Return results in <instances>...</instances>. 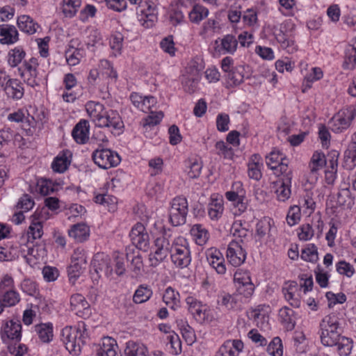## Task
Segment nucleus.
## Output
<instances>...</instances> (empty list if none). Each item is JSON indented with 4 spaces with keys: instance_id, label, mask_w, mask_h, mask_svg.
Masks as SVG:
<instances>
[{
    "instance_id": "f704fd0d",
    "label": "nucleus",
    "mask_w": 356,
    "mask_h": 356,
    "mask_svg": "<svg viewBox=\"0 0 356 356\" xmlns=\"http://www.w3.org/2000/svg\"><path fill=\"white\" fill-rule=\"evenodd\" d=\"M301 258L306 261L316 263L318 259L317 247L313 243L308 244L302 250Z\"/></svg>"
},
{
    "instance_id": "cd10ccee",
    "label": "nucleus",
    "mask_w": 356,
    "mask_h": 356,
    "mask_svg": "<svg viewBox=\"0 0 356 356\" xmlns=\"http://www.w3.org/2000/svg\"><path fill=\"white\" fill-rule=\"evenodd\" d=\"M106 123L108 127H112L115 130H120L123 127V122L118 113L116 111L110 110L104 113Z\"/></svg>"
},
{
    "instance_id": "de8ad7c7",
    "label": "nucleus",
    "mask_w": 356,
    "mask_h": 356,
    "mask_svg": "<svg viewBox=\"0 0 356 356\" xmlns=\"http://www.w3.org/2000/svg\"><path fill=\"white\" fill-rule=\"evenodd\" d=\"M199 79L197 77H185L182 80L184 90L190 94L194 93L197 89Z\"/></svg>"
},
{
    "instance_id": "f257e3e1",
    "label": "nucleus",
    "mask_w": 356,
    "mask_h": 356,
    "mask_svg": "<svg viewBox=\"0 0 356 356\" xmlns=\"http://www.w3.org/2000/svg\"><path fill=\"white\" fill-rule=\"evenodd\" d=\"M320 335L321 343L325 346L337 347L340 355H348L352 349V340L341 336L342 328L339 318L334 314L325 316L320 323Z\"/></svg>"
},
{
    "instance_id": "1a4fd4ad",
    "label": "nucleus",
    "mask_w": 356,
    "mask_h": 356,
    "mask_svg": "<svg viewBox=\"0 0 356 356\" xmlns=\"http://www.w3.org/2000/svg\"><path fill=\"white\" fill-rule=\"evenodd\" d=\"M227 257L233 266L237 267L245 261L246 252L242 248L238 241L233 240L228 245Z\"/></svg>"
},
{
    "instance_id": "473e14b6",
    "label": "nucleus",
    "mask_w": 356,
    "mask_h": 356,
    "mask_svg": "<svg viewBox=\"0 0 356 356\" xmlns=\"http://www.w3.org/2000/svg\"><path fill=\"white\" fill-rule=\"evenodd\" d=\"M221 49L226 53L234 54L238 46V40L233 35H226L221 39Z\"/></svg>"
},
{
    "instance_id": "a18cd8bd",
    "label": "nucleus",
    "mask_w": 356,
    "mask_h": 356,
    "mask_svg": "<svg viewBox=\"0 0 356 356\" xmlns=\"http://www.w3.org/2000/svg\"><path fill=\"white\" fill-rule=\"evenodd\" d=\"M170 252L156 248L154 254H149V261L152 266H156L163 261Z\"/></svg>"
},
{
    "instance_id": "0eeeda50",
    "label": "nucleus",
    "mask_w": 356,
    "mask_h": 356,
    "mask_svg": "<svg viewBox=\"0 0 356 356\" xmlns=\"http://www.w3.org/2000/svg\"><path fill=\"white\" fill-rule=\"evenodd\" d=\"M129 236L132 244L138 250L147 251L149 246V236L142 223L138 222L134 226Z\"/></svg>"
},
{
    "instance_id": "8fccbe9b",
    "label": "nucleus",
    "mask_w": 356,
    "mask_h": 356,
    "mask_svg": "<svg viewBox=\"0 0 356 356\" xmlns=\"http://www.w3.org/2000/svg\"><path fill=\"white\" fill-rule=\"evenodd\" d=\"M36 191L41 195L45 196L54 191V187L52 186L51 181L47 179L38 181L36 185Z\"/></svg>"
},
{
    "instance_id": "6e6d98bb",
    "label": "nucleus",
    "mask_w": 356,
    "mask_h": 356,
    "mask_svg": "<svg viewBox=\"0 0 356 356\" xmlns=\"http://www.w3.org/2000/svg\"><path fill=\"white\" fill-rule=\"evenodd\" d=\"M229 123V117L227 114L220 113L218 115L216 118V127L217 129L220 132H225L228 131Z\"/></svg>"
},
{
    "instance_id": "c756f323",
    "label": "nucleus",
    "mask_w": 356,
    "mask_h": 356,
    "mask_svg": "<svg viewBox=\"0 0 356 356\" xmlns=\"http://www.w3.org/2000/svg\"><path fill=\"white\" fill-rule=\"evenodd\" d=\"M71 310L80 312L90 308V305L85 297L80 293H76L70 298Z\"/></svg>"
},
{
    "instance_id": "c03bdc74",
    "label": "nucleus",
    "mask_w": 356,
    "mask_h": 356,
    "mask_svg": "<svg viewBox=\"0 0 356 356\" xmlns=\"http://www.w3.org/2000/svg\"><path fill=\"white\" fill-rule=\"evenodd\" d=\"M1 300L6 307H12L19 302L20 298L18 293L13 290H9L4 293Z\"/></svg>"
},
{
    "instance_id": "0e129e2a",
    "label": "nucleus",
    "mask_w": 356,
    "mask_h": 356,
    "mask_svg": "<svg viewBox=\"0 0 356 356\" xmlns=\"http://www.w3.org/2000/svg\"><path fill=\"white\" fill-rule=\"evenodd\" d=\"M24 69L19 68V71H20V75L25 79L26 76H31L33 78L37 77V70L36 67L31 63H28L25 62L23 65Z\"/></svg>"
},
{
    "instance_id": "c85d7f7f",
    "label": "nucleus",
    "mask_w": 356,
    "mask_h": 356,
    "mask_svg": "<svg viewBox=\"0 0 356 356\" xmlns=\"http://www.w3.org/2000/svg\"><path fill=\"white\" fill-rule=\"evenodd\" d=\"M147 349L143 344L129 341L121 356H147Z\"/></svg>"
},
{
    "instance_id": "3c124183",
    "label": "nucleus",
    "mask_w": 356,
    "mask_h": 356,
    "mask_svg": "<svg viewBox=\"0 0 356 356\" xmlns=\"http://www.w3.org/2000/svg\"><path fill=\"white\" fill-rule=\"evenodd\" d=\"M163 118V113L162 111L153 113L151 111L150 115H147L145 118V122L143 123V127H152L155 126L160 123L162 118Z\"/></svg>"
},
{
    "instance_id": "7c9ffc66",
    "label": "nucleus",
    "mask_w": 356,
    "mask_h": 356,
    "mask_svg": "<svg viewBox=\"0 0 356 356\" xmlns=\"http://www.w3.org/2000/svg\"><path fill=\"white\" fill-rule=\"evenodd\" d=\"M191 234L195 238L196 243L200 245L204 244L209 239L208 231L200 224H195L192 227Z\"/></svg>"
},
{
    "instance_id": "2eb2a0df",
    "label": "nucleus",
    "mask_w": 356,
    "mask_h": 356,
    "mask_svg": "<svg viewBox=\"0 0 356 356\" xmlns=\"http://www.w3.org/2000/svg\"><path fill=\"white\" fill-rule=\"evenodd\" d=\"M68 234L76 242L83 243L89 238L90 228L85 223H77L72 226Z\"/></svg>"
},
{
    "instance_id": "69168bd1",
    "label": "nucleus",
    "mask_w": 356,
    "mask_h": 356,
    "mask_svg": "<svg viewBox=\"0 0 356 356\" xmlns=\"http://www.w3.org/2000/svg\"><path fill=\"white\" fill-rule=\"evenodd\" d=\"M34 201L30 195L24 194L19 200L17 207L24 209L25 211H29L33 208Z\"/></svg>"
},
{
    "instance_id": "39448f33",
    "label": "nucleus",
    "mask_w": 356,
    "mask_h": 356,
    "mask_svg": "<svg viewBox=\"0 0 356 356\" xmlns=\"http://www.w3.org/2000/svg\"><path fill=\"white\" fill-rule=\"evenodd\" d=\"M356 116V106L350 105L346 108H342L339 113L332 118L333 121V130L335 132H342L343 130L348 129L352 121Z\"/></svg>"
},
{
    "instance_id": "5701e85b",
    "label": "nucleus",
    "mask_w": 356,
    "mask_h": 356,
    "mask_svg": "<svg viewBox=\"0 0 356 356\" xmlns=\"http://www.w3.org/2000/svg\"><path fill=\"white\" fill-rule=\"evenodd\" d=\"M337 204L350 209L353 208L355 204V198L348 188H343L338 192Z\"/></svg>"
},
{
    "instance_id": "a19ab883",
    "label": "nucleus",
    "mask_w": 356,
    "mask_h": 356,
    "mask_svg": "<svg viewBox=\"0 0 356 356\" xmlns=\"http://www.w3.org/2000/svg\"><path fill=\"white\" fill-rule=\"evenodd\" d=\"M86 266L87 264L71 261L70 266L67 268V273L70 279H76L79 277L86 268Z\"/></svg>"
},
{
    "instance_id": "20e7f679",
    "label": "nucleus",
    "mask_w": 356,
    "mask_h": 356,
    "mask_svg": "<svg viewBox=\"0 0 356 356\" xmlns=\"http://www.w3.org/2000/svg\"><path fill=\"white\" fill-rule=\"evenodd\" d=\"M92 160L100 168L106 170L117 166L121 159L119 154L110 149H95L92 154Z\"/></svg>"
},
{
    "instance_id": "a878e982",
    "label": "nucleus",
    "mask_w": 356,
    "mask_h": 356,
    "mask_svg": "<svg viewBox=\"0 0 356 356\" xmlns=\"http://www.w3.org/2000/svg\"><path fill=\"white\" fill-rule=\"evenodd\" d=\"M35 332L38 333L40 339L44 343H48L51 341L53 337L52 324L42 323L35 326Z\"/></svg>"
},
{
    "instance_id": "bf43d9fd",
    "label": "nucleus",
    "mask_w": 356,
    "mask_h": 356,
    "mask_svg": "<svg viewBox=\"0 0 356 356\" xmlns=\"http://www.w3.org/2000/svg\"><path fill=\"white\" fill-rule=\"evenodd\" d=\"M168 134L170 135V143L172 145H176L181 141L182 137L179 133V127L175 125H171L168 129Z\"/></svg>"
},
{
    "instance_id": "5fc2aeb1",
    "label": "nucleus",
    "mask_w": 356,
    "mask_h": 356,
    "mask_svg": "<svg viewBox=\"0 0 356 356\" xmlns=\"http://www.w3.org/2000/svg\"><path fill=\"white\" fill-rule=\"evenodd\" d=\"M337 271L348 277H350L355 273L353 266L345 261H340L337 264Z\"/></svg>"
},
{
    "instance_id": "b1692460",
    "label": "nucleus",
    "mask_w": 356,
    "mask_h": 356,
    "mask_svg": "<svg viewBox=\"0 0 356 356\" xmlns=\"http://www.w3.org/2000/svg\"><path fill=\"white\" fill-rule=\"evenodd\" d=\"M69 153L68 150L63 151L62 154H59L54 159L51 163V168L54 172L63 173L67 169L70 163L67 156Z\"/></svg>"
},
{
    "instance_id": "9b49d317",
    "label": "nucleus",
    "mask_w": 356,
    "mask_h": 356,
    "mask_svg": "<svg viewBox=\"0 0 356 356\" xmlns=\"http://www.w3.org/2000/svg\"><path fill=\"white\" fill-rule=\"evenodd\" d=\"M285 29L286 27L281 25L280 29H274L273 33L281 47L288 53L292 54L297 50V47L294 44V40L290 38Z\"/></svg>"
},
{
    "instance_id": "9d476101",
    "label": "nucleus",
    "mask_w": 356,
    "mask_h": 356,
    "mask_svg": "<svg viewBox=\"0 0 356 356\" xmlns=\"http://www.w3.org/2000/svg\"><path fill=\"white\" fill-rule=\"evenodd\" d=\"M92 266L95 271L99 277L102 274H104L106 276L108 277L113 273L111 259L107 254L103 252H98L94 256Z\"/></svg>"
},
{
    "instance_id": "f8f14e48",
    "label": "nucleus",
    "mask_w": 356,
    "mask_h": 356,
    "mask_svg": "<svg viewBox=\"0 0 356 356\" xmlns=\"http://www.w3.org/2000/svg\"><path fill=\"white\" fill-rule=\"evenodd\" d=\"M89 122L86 120H81L74 127L72 135L74 140L79 144H85L89 139Z\"/></svg>"
},
{
    "instance_id": "f03ea898",
    "label": "nucleus",
    "mask_w": 356,
    "mask_h": 356,
    "mask_svg": "<svg viewBox=\"0 0 356 356\" xmlns=\"http://www.w3.org/2000/svg\"><path fill=\"white\" fill-rule=\"evenodd\" d=\"M188 214V201L186 197H175L169 210V221L172 225L177 227L185 224Z\"/></svg>"
},
{
    "instance_id": "a211bd4d",
    "label": "nucleus",
    "mask_w": 356,
    "mask_h": 356,
    "mask_svg": "<svg viewBox=\"0 0 356 356\" xmlns=\"http://www.w3.org/2000/svg\"><path fill=\"white\" fill-rule=\"evenodd\" d=\"M207 261L218 274L223 275L226 272L225 259L221 252L217 250L210 252L207 256Z\"/></svg>"
},
{
    "instance_id": "864d4df0",
    "label": "nucleus",
    "mask_w": 356,
    "mask_h": 356,
    "mask_svg": "<svg viewBox=\"0 0 356 356\" xmlns=\"http://www.w3.org/2000/svg\"><path fill=\"white\" fill-rule=\"evenodd\" d=\"M161 48L166 53L170 55H174L175 52V43L173 41V36L168 35L163 39L160 42Z\"/></svg>"
},
{
    "instance_id": "13d9d810",
    "label": "nucleus",
    "mask_w": 356,
    "mask_h": 356,
    "mask_svg": "<svg viewBox=\"0 0 356 356\" xmlns=\"http://www.w3.org/2000/svg\"><path fill=\"white\" fill-rule=\"evenodd\" d=\"M300 232L298 233V238L302 241H308L314 236V229L312 226L309 224H303L299 228Z\"/></svg>"
},
{
    "instance_id": "72a5a7b5",
    "label": "nucleus",
    "mask_w": 356,
    "mask_h": 356,
    "mask_svg": "<svg viewBox=\"0 0 356 356\" xmlns=\"http://www.w3.org/2000/svg\"><path fill=\"white\" fill-rule=\"evenodd\" d=\"M356 166V145H348L344 152V167L352 170Z\"/></svg>"
},
{
    "instance_id": "393cba45",
    "label": "nucleus",
    "mask_w": 356,
    "mask_h": 356,
    "mask_svg": "<svg viewBox=\"0 0 356 356\" xmlns=\"http://www.w3.org/2000/svg\"><path fill=\"white\" fill-rule=\"evenodd\" d=\"M34 218L31 225L29 227L28 237L29 241L31 237L33 240L38 239L42 237L43 234L42 222L40 221H35L40 218V213L37 211L33 215Z\"/></svg>"
},
{
    "instance_id": "4d7b16f0",
    "label": "nucleus",
    "mask_w": 356,
    "mask_h": 356,
    "mask_svg": "<svg viewBox=\"0 0 356 356\" xmlns=\"http://www.w3.org/2000/svg\"><path fill=\"white\" fill-rule=\"evenodd\" d=\"M316 275V282L322 288H325L328 285L329 275L327 273H323L322 268L318 265L314 270Z\"/></svg>"
},
{
    "instance_id": "c9c22d12",
    "label": "nucleus",
    "mask_w": 356,
    "mask_h": 356,
    "mask_svg": "<svg viewBox=\"0 0 356 356\" xmlns=\"http://www.w3.org/2000/svg\"><path fill=\"white\" fill-rule=\"evenodd\" d=\"M81 0H63V13L66 17H72L81 6Z\"/></svg>"
},
{
    "instance_id": "e433bc0d",
    "label": "nucleus",
    "mask_w": 356,
    "mask_h": 356,
    "mask_svg": "<svg viewBox=\"0 0 356 356\" xmlns=\"http://www.w3.org/2000/svg\"><path fill=\"white\" fill-rule=\"evenodd\" d=\"M167 346H170L171 354L177 355L181 353V342L178 334L175 332L167 337Z\"/></svg>"
},
{
    "instance_id": "4be33fe9",
    "label": "nucleus",
    "mask_w": 356,
    "mask_h": 356,
    "mask_svg": "<svg viewBox=\"0 0 356 356\" xmlns=\"http://www.w3.org/2000/svg\"><path fill=\"white\" fill-rule=\"evenodd\" d=\"M163 301L170 309L176 310L179 307V293L175 292L171 286H168L163 296Z\"/></svg>"
},
{
    "instance_id": "423d86ee",
    "label": "nucleus",
    "mask_w": 356,
    "mask_h": 356,
    "mask_svg": "<svg viewBox=\"0 0 356 356\" xmlns=\"http://www.w3.org/2000/svg\"><path fill=\"white\" fill-rule=\"evenodd\" d=\"M170 257L173 264L181 268L188 267L191 262V251L188 245L173 243Z\"/></svg>"
},
{
    "instance_id": "e2e57ef3",
    "label": "nucleus",
    "mask_w": 356,
    "mask_h": 356,
    "mask_svg": "<svg viewBox=\"0 0 356 356\" xmlns=\"http://www.w3.org/2000/svg\"><path fill=\"white\" fill-rule=\"evenodd\" d=\"M65 55L67 63L70 65H75L78 64L79 62V56H81L79 49H75L73 51L71 49H66Z\"/></svg>"
},
{
    "instance_id": "412c9836",
    "label": "nucleus",
    "mask_w": 356,
    "mask_h": 356,
    "mask_svg": "<svg viewBox=\"0 0 356 356\" xmlns=\"http://www.w3.org/2000/svg\"><path fill=\"white\" fill-rule=\"evenodd\" d=\"M244 68L242 66L232 68V70L227 72V87H235L243 82Z\"/></svg>"
},
{
    "instance_id": "6e6552de",
    "label": "nucleus",
    "mask_w": 356,
    "mask_h": 356,
    "mask_svg": "<svg viewBox=\"0 0 356 356\" xmlns=\"http://www.w3.org/2000/svg\"><path fill=\"white\" fill-rule=\"evenodd\" d=\"M1 338L3 343H8V340L19 341L22 338V324L19 321L10 320L3 326Z\"/></svg>"
},
{
    "instance_id": "2f4dec72",
    "label": "nucleus",
    "mask_w": 356,
    "mask_h": 356,
    "mask_svg": "<svg viewBox=\"0 0 356 356\" xmlns=\"http://www.w3.org/2000/svg\"><path fill=\"white\" fill-rule=\"evenodd\" d=\"M208 14L209 10L207 8L199 4H196L189 13V18L191 22L198 24L204 18L207 17Z\"/></svg>"
},
{
    "instance_id": "aec40b11",
    "label": "nucleus",
    "mask_w": 356,
    "mask_h": 356,
    "mask_svg": "<svg viewBox=\"0 0 356 356\" xmlns=\"http://www.w3.org/2000/svg\"><path fill=\"white\" fill-rule=\"evenodd\" d=\"M17 26L20 31L32 35L35 33L40 25L29 15H22L17 19Z\"/></svg>"
},
{
    "instance_id": "58836bf2",
    "label": "nucleus",
    "mask_w": 356,
    "mask_h": 356,
    "mask_svg": "<svg viewBox=\"0 0 356 356\" xmlns=\"http://www.w3.org/2000/svg\"><path fill=\"white\" fill-rule=\"evenodd\" d=\"M248 229L243 227V223L241 220L234 222L231 228V232L233 236L239 239L238 243H243V238L248 236Z\"/></svg>"
},
{
    "instance_id": "ddd939ff",
    "label": "nucleus",
    "mask_w": 356,
    "mask_h": 356,
    "mask_svg": "<svg viewBox=\"0 0 356 356\" xmlns=\"http://www.w3.org/2000/svg\"><path fill=\"white\" fill-rule=\"evenodd\" d=\"M0 43L3 44H10L18 40V32L13 25H0Z\"/></svg>"
},
{
    "instance_id": "ea45409f",
    "label": "nucleus",
    "mask_w": 356,
    "mask_h": 356,
    "mask_svg": "<svg viewBox=\"0 0 356 356\" xmlns=\"http://www.w3.org/2000/svg\"><path fill=\"white\" fill-rule=\"evenodd\" d=\"M311 171L316 172L319 168H322L326 165V159L325 154L321 152H315L311 159Z\"/></svg>"
},
{
    "instance_id": "49530a36",
    "label": "nucleus",
    "mask_w": 356,
    "mask_h": 356,
    "mask_svg": "<svg viewBox=\"0 0 356 356\" xmlns=\"http://www.w3.org/2000/svg\"><path fill=\"white\" fill-rule=\"evenodd\" d=\"M282 154L280 151H273L266 156L267 165L273 170H277V165L280 163Z\"/></svg>"
},
{
    "instance_id": "4468645a",
    "label": "nucleus",
    "mask_w": 356,
    "mask_h": 356,
    "mask_svg": "<svg viewBox=\"0 0 356 356\" xmlns=\"http://www.w3.org/2000/svg\"><path fill=\"white\" fill-rule=\"evenodd\" d=\"M291 179L292 175L288 174L276 181V184L280 185L275 191L279 200L284 202L289 198L291 195L290 186Z\"/></svg>"
},
{
    "instance_id": "f3484780",
    "label": "nucleus",
    "mask_w": 356,
    "mask_h": 356,
    "mask_svg": "<svg viewBox=\"0 0 356 356\" xmlns=\"http://www.w3.org/2000/svg\"><path fill=\"white\" fill-rule=\"evenodd\" d=\"M3 91L8 97L13 99H20L24 94V89L22 82L17 79H12L4 88Z\"/></svg>"
},
{
    "instance_id": "603ef678",
    "label": "nucleus",
    "mask_w": 356,
    "mask_h": 356,
    "mask_svg": "<svg viewBox=\"0 0 356 356\" xmlns=\"http://www.w3.org/2000/svg\"><path fill=\"white\" fill-rule=\"evenodd\" d=\"M182 337L188 344H193L195 341V334L193 329L188 325H183L181 328Z\"/></svg>"
},
{
    "instance_id": "774afa93",
    "label": "nucleus",
    "mask_w": 356,
    "mask_h": 356,
    "mask_svg": "<svg viewBox=\"0 0 356 356\" xmlns=\"http://www.w3.org/2000/svg\"><path fill=\"white\" fill-rule=\"evenodd\" d=\"M270 224L267 220H259L256 225V234L260 238H263L270 230Z\"/></svg>"
},
{
    "instance_id": "09e8293b",
    "label": "nucleus",
    "mask_w": 356,
    "mask_h": 356,
    "mask_svg": "<svg viewBox=\"0 0 356 356\" xmlns=\"http://www.w3.org/2000/svg\"><path fill=\"white\" fill-rule=\"evenodd\" d=\"M216 148L218 150L217 154L218 155L222 154L225 159H232L234 155V150L232 147H229L226 143L220 140L218 141L215 145Z\"/></svg>"
},
{
    "instance_id": "dca6fc26",
    "label": "nucleus",
    "mask_w": 356,
    "mask_h": 356,
    "mask_svg": "<svg viewBox=\"0 0 356 356\" xmlns=\"http://www.w3.org/2000/svg\"><path fill=\"white\" fill-rule=\"evenodd\" d=\"M186 303L188 305L189 312L197 322L202 323L207 318L206 310L202 309V305L200 302L192 297H188L186 298Z\"/></svg>"
},
{
    "instance_id": "338daca9",
    "label": "nucleus",
    "mask_w": 356,
    "mask_h": 356,
    "mask_svg": "<svg viewBox=\"0 0 356 356\" xmlns=\"http://www.w3.org/2000/svg\"><path fill=\"white\" fill-rule=\"evenodd\" d=\"M131 265L133 266V271L137 275L140 274L141 269L143 267L142 257L139 251H136V255H133L130 259Z\"/></svg>"
},
{
    "instance_id": "37998d69",
    "label": "nucleus",
    "mask_w": 356,
    "mask_h": 356,
    "mask_svg": "<svg viewBox=\"0 0 356 356\" xmlns=\"http://www.w3.org/2000/svg\"><path fill=\"white\" fill-rule=\"evenodd\" d=\"M293 311L288 307H284L279 311V316L282 319V322L287 325L289 329H293L295 323L292 322L291 316Z\"/></svg>"
},
{
    "instance_id": "052dcab7",
    "label": "nucleus",
    "mask_w": 356,
    "mask_h": 356,
    "mask_svg": "<svg viewBox=\"0 0 356 356\" xmlns=\"http://www.w3.org/2000/svg\"><path fill=\"white\" fill-rule=\"evenodd\" d=\"M154 245L157 249L166 250L170 252V253L172 251L173 243L171 245L168 238H166L164 235L155 239Z\"/></svg>"
},
{
    "instance_id": "bb28decb",
    "label": "nucleus",
    "mask_w": 356,
    "mask_h": 356,
    "mask_svg": "<svg viewBox=\"0 0 356 356\" xmlns=\"http://www.w3.org/2000/svg\"><path fill=\"white\" fill-rule=\"evenodd\" d=\"M152 294L153 292L150 288L141 284L136 290L133 296V301L136 304L145 302L152 297Z\"/></svg>"
},
{
    "instance_id": "79ce46f5",
    "label": "nucleus",
    "mask_w": 356,
    "mask_h": 356,
    "mask_svg": "<svg viewBox=\"0 0 356 356\" xmlns=\"http://www.w3.org/2000/svg\"><path fill=\"white\" fill-rule=\"evenodd\" d=\"M267 352L273 356H282V343L280 337H275L268 344Z\"/></svg>"
},
{
    "instance_id": "7ed1b4c3",
    "label": "nucleus",
    "mask_w": 356,
    "mask_h": 356,
    "mask_svg": "<svg viewBox=\"0 0 356 356\" xmlns=\"http://www.w3.org/2000/svg\"><path fill=\"white\" fill-rule=\"evenodd\" d=\"M80 330L72 327H65L62 330L61 340L65 344L70 353L78 355L81 347L85 343Z\"/></svg>"
},
{
    "instance_id": "4c0bfd02",
    "label": "nucleus",
    "mask_w": 356,
    "mask_h": 356,
    "mask_svg": "<svg viewBox=\"0 0 356 356\" xmlns=\"http://www.w3.org/2000/svg\"><path fill=\"white\" fill-rule=\"evenodd\" d=\"M25 51L22 47H15L8 53V63L11 67H16L25 56Z\"/></svg>"
},
{
    "instance_id": "680f3d73",
    "label": "nucleus",
    "mask_w": 356,
    "mask_h": 356,
    "mask_svg": "<svg viewBox=\"0 0 356 356\" xmlns=\"http://www.w3.org/2000/svg\"><path fill=\"white\" fill-rule=\"evenodd\" d=\"M42 275L47 282H53L57 279L59 273L56 268L47 266L42 269Z\"/></svg>"
},
{
    "instance_id": "6ab92c4d",
    "label": "nucleus",
    "mask_w": 356,
    "mask_h": 356,
    "mask_svg": "<svg viewBox=\"0 0 356 356\" xmlns=\"http://www.w3.org/2000/svg\"><path fill=\"white\" fill-rule=\"evenodd\" d=\"M116 348L118 345L114 339L106 337L104 339L102 345L97 349V356H116Z\"/></svg>"
}]
</instances>
